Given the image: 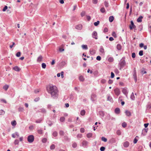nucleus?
<instances>
[{"mask_svg":"<svg viewBox=\"0 0 151 151\" xmlns=\"http://www.w3.org/2000/svg\"><path fill=\"white\" fill-rule=\"evenodd\" d=\"M47 90L48 93L51 95L53 99H56L58 96V90L57 87L52 85H50L47 87Z\"/></svg>","mask_w":151,"mask_h":151,"instance_id":"f257e3e1","label":"nucleus"},{"mask_svg":"<svg viewBox=\"0 0 151 151\" xmlns=\"http://www.w3.org/2000/svg\"><path fill=\"white\" fill-rule=\"evenodd\" d=\"M125 59V57H123L119 63V68L120 70H121L126 65Z\"/></svg>","mask_w":151,"mask_h":151,"instance_id":"f03ea898","label":"nucleus"},{"mask_svg":"<svg viewBox=\"0 0 151 151\" xmlns=\"http://www.w3.org/2000/svg\"><path fill=\"white\" fill-rule=\"evenodd\" d=\"M34 140V137L33 135H31L28 137L27 140L29 142L31 143L33 142Z\"/></svg>","mask_w":151,"mask_h":151,"instance_id":"7ed1b4c3","label":"nucleus"},{"mask_svg":"<svg viewBox=\"0 0 151 151\" xmlns=\"http://www.w3.org/2000/svg\"><path fill=\"white\" fill-rule=\"evenodd\" d=\"M114 91L115 94L118 96L120 93V89L118 88H116L114 90Z\"/></svg>","mask_w":151,"mask_h":151,"instance_id":"20e7f679","label":"nucleus"},{"mask_svg":"<svg viewBox=\"0 0 151 151\" xmlns=\"http://www.w3.org/2000/svg\"><path fill=\"white\" fill-rule=\"evenodd\" d=\"M129 27L131 30L132 29H136V26L134 25L132 21H131V24L129 25Z\"/></svg>","mask_w":151,"mask_h":151,"instance_id":"39448f33","label":"nucleus"},{"mask_svg":"<svg viewBox=\"0 0 151 151\" xmlns=\"http://www.w3.org/2000/svg\"><path fill=\"white\" fill-rule=\"evenodd\" d=\"M97 35V32L95 31H93V33H92V37L95 38L96 40L98 39Z\"/></svg>","mask_w":151,"mask_h":151,"instance_id":"423d86ee","label":"nucleus"},{"mask_svg":"<svg viewBox=\"0 0 151 151\" xmlns=\"http://www.w3.org/2000/svg\"><path fill=\"white\" fill-rule=\"evenodd\" d=\"M133 77L135 82L137 81V77L136 76V72L135 69L134 68L133 71Z\"/></svg>","mask_w":151,"mask_h":151,"instance_id":"0eeeda50","label":"nucleus"},{"mask_svg":"<svg viewBox=\"0 0 151 151\" xmlns=\"http://www.w3.org/2000/svg\"><path fill=\"white\" fill-rule=\"evenodd\" d=\"M91 99L93 101H95L96 99V96L94 93H92L91 95Z\"/></svg>","mask_w":151,"mask_h":151,"instance_id":"6e6552de","label":"nucleus"},{"mask_svg":"<svg viewBox=\"0 0 151 151\" xmlns=\"http://www.w3.org/2000/svg\"><path fill=\"white\" fill-rule=\"evenodd\" d=\"M107 100L109 101L112 102H113V99L111 96H110V94H108L107 95Z\"/></svg>","mask_w":151,"mask_h":151,"instance_id":"1a4fd4ad","label":"nucleus"},{"mask_svg":"<svg viewBox=\"0 0 151 151\" xmlns=\"http://www.w3.org/2000/svg\"><path fill=\"white\" fill-rule=\"evenodd\" d=\"M148 131V128H147V129H145V128L144 129L142 130V134H143L144 135H145L146 134H147Z\"/></svg>","mask_w":151,"mask_h":151,"instance_id":"9d476101","label":"nucleus"},{"mask_svg":"<svg viewBox=\"0 0 151 151\" xmlns=\"http://www.w3.org/2000/svg\"><path fill=\"white\" fill-rule=\"evenodd\" d=\"M122 92L127 97L128 92L126 89L123 88L122 90Z\"/></svg>","mask_w":151,"mask_h":151,"instance_id":"9b49d317","label":"nucleus"},{"mask_svg":"<svg viewBox=\"0 0 151 151\" xmlns=\"http://www.w3.org/2000/svg\"><path fill=\"white\" fill-rule=\"evenodd\" d=\"M76 28L77 29L81 30L82 28V25L81 24L78 25L76 26Z\"/></svg>","mask_w":151,"mask_h":151,"instance_id":"f8f14e48","label":"nucleus"},{"mask_svg":"<svg viewBox=\"0 0 151 151\" xmlns=\"http://www.w3.org/2000/svg\"><path fill=\"white\" fill-rule=\"evenodd\" d=\"M115 113L116 114H119L120 113V109L118 108H117L115 109Z\"/></svg>","mask_w":151,"mask_h":151,"instance_id":"ddd939ff","label":"nucleus"},{"mask_svg":"<svg viewBox=\"0 0 151 151\" xmlns=\"http://www.w3.org/2000/svg\"><path fill=\"white\" fill-rule=\"evenodd\" d=\"M129 145V143L127 141H126L124 143L123 145L124 147H128Z\"/></svg>","mask_w":151,"mask_h":151,"instance_id":"4468645a","label":"nucleus"},{"mask_svg":"<svg viewBox=\"0 0 151 151\" xmlns=\"http://www.w3.org/2000/svg\"><path fill=\"white\" fill-rule=\"evenodd\" d=\"M13 69L17 71H19L20 69L17 66H15L13 68Z\"/></svg>","mask_w":151,"mask_h":151,"instance_id":"2eb2a0df","label":"nucleus"},{"mask_svg":"<svg viewBox=\"0 0 151 151\" xmlns=\"http://www.w3.org/2000/svg\"><path fill=\"white\" fill-rule=\"evenodd\" d=\"M125 113L127 116H129L131 115V113L128 110L125 111Z\"/></svg>","mask_w":151,"mask_h":151,"instance_id":"dca6fc26","label":"nucleus"},{"mask_svg":"<svg viewBox=\"0 0 151 151\" xmlns=\"http://www.w3.org/2000/svg\"><path fill=\"white\" fill-rule=\"evenodd\" d=\"M143 18V17L142 16H140L137 19V21L138 22H141L142 21V19Z\"/></svg>","mask_w":151,"mask_h":151,"instance_id":"f3484780","label":"nucleus"},{"mask_svg":"<svg viewBox=\"0 0 151 151\" xmlns=\"http://www.w3.org/2000/svg\"><path fill=\"white\" fill-rule=\"evenodd\" d=\"M114 17L113 16H111L109 18V20L110 22H112L114 20Z\"/></svg>","mask_w":151,"mask_h":151,"instance_id":"a211bd4d","label":"nucleus"},{"mask_svg":"<svg viewBox=\"0 0 151 151\" xmlns=\"http://www.w3.org/2000/svg\"><path fill=\"white\" fill-rule=\"evenodd\" d=\"M42 59V57L40 55L37 58V62H39L41 61Z\"/></svg>","mask_w":151,"mask_h":151,"instance_id":"6ab92c4d","label":"nucleus"},{"mask_svg":"<svg viewBox=\"0 0 151 151\" xmlns=\"http://www.w3.org/2000/svg\"><path fill=\"white\" fill-rule=\"evenodd\" d=\"M46 112V110L44 108H42L38 111V112H41L42 113H45Z\"/></svg>","mask_w":151,"mask_h":151,"instance_id":"aec40b11","label":"nucleus"},{"mask_svg":"<svg viewBox=\"0 0 151 151\" xmlns=\"http://www.w3.org/2000/svg\"><path fill=\"white\" fill-rule=\"evenodd\" d=\"M130 98L133 100H134L135 99V97L134 96L133 93H132L130 96Z\"/></svg>","mask_w":151,"mask_h":151,"instance_id":"412c9836","label":"nucleus"},{"mask_svg":"<svg viewBox=\"0 0 151 151\" xmlns=\"http://www.w3.org/2000/svg\"><path fill=\"white\" fill-rule=\"evenodd\" d=\"M11 124L12 126H15L17 124L16 121L15 120H14L12 121L11 122Z\"/></svg>","mask_w":151,"mask_h":151,"instance_id":"4be33fe9","label":"nucleus"},{"mask_svg":"<svg viewBox=\"0 0 151 151\" xmlns=\"http://www.w3.org/2000/svg\"><path fill=\"white\" fill-rule=\"evenodd\" d=\"M88 142L86 141H83L82 142L83 145L84 146H86L88 144Z\"/></svg>","mask_w":151,"mask_h":151,"instance_id":"5701e85b","label":"nucleus"},{"mask_svg":"<svg viewBox=\"0 0 151 151\" xmlns=\"http://www.w3.org/2000/svg\"><path fill=\"white\" fill-rule=\"evenodd\" d=\"M86 111L85 110H83L81 111L80 114L82 116H84L85 115Z\"/></svg>","mask_w":151,"mask_h":151,"instance_id":"b1692460","label":"nucleus"},{"mask_svg":"<svg viewBox=\"0 0 151 151\" xmlns=\"http://www.w3.org/2000/svg\"><path fill=\"white\" fill-rule=\"evenodd\" d=\"M55 145L54 144H52L50 146V149L51 150H54L55 149Z\"/></svg>","mask_w":151,"mask_h":151,"instance_id":"393cba45","label":"nucleus"},{"mask_svg":"<svg viewBox=\"0 0 151 151\" xmlns=\"http://www.w3.org/2000/svg\"><path fill=\"white\" fill-rule=\"evenodd\" d=\"M82 47L83 49L87 50L88 48L87 45H82Z\"/></svg>","mask_w":151,"mask_h":151,"instance_id":"a878e982","label":"nucleus"},{"mask_svg":"<svg viewBox=\"0 0 151 151\" xmlns=\"http://www.w3.org/2000/svg\"><path fill=\"white\" fill-rule=\"evenodd\" d=\"M79 80L81 81H83L84 80V79L83 78V77L82 76H79Z\"/></svg>","mask_w":151,"mask_h":151,"instance_id":"bb28decb","label":"nucleus"},{"mask_svg":"<svg viewBox=\"0 0 151 151\" xmlns=\"http://www.w3.org/2000/svg\"><path fill=\"white\" fill-rule=\"evenodd\" d=\"M93 134L91 133H89L87 134V137L88 138H90L92 137Z\"/></svg>","mask_w":151,"mask_h":151,"instance_id":"cd10ccee","label":"nucleus"},{"mask_svg":"<svg viewBox=\"0 0 151 151\" xmlns=\"http://www.w3.org/2000/svg\"><path fill=\"white\" fill-rule=\"evenodd\" d=\"M122 48L121 46L120 45L118 44L117 45L116 48L118 50H120Z\"/></svg>","mask_w":151,"mask_h":151,"instance_id":"c85d7f7f","label":"nucleus"},{"mask_svg":"<svg viewBox=\"0 0 151 151\" xmlns=\"http://www.w3.org/2000/svg\"><path fill=\"white\" fill-rule=\"evenodd\" d=\"M65 120V118L64 117L62 116L60 117V121L61 122H64Z\"/></svg>","mask_w":151,"mask_h":151,"instance_id":"c756f323","label":"nucleus"},{"mask_svg":"<svg viewBox=\"0 0 151 151\" xmlns=\"http://www.w3.org/2000/svg\"><path fill=\"white\" fill-rule=\"evenodd\" d=\"M105 9L104 7H102L100 9V11L101 12L104 13L105 12Z\"/></svg>","mask_w":151,"mask_h":151,"instance_id":"7c9ffc66","label":"nucleus"},{"mask_svg":"<svg viewBox=\"0 0 151 151\" xmlns=\"http://www.w3.org/2000/svg\"><path fill=\"white\" fill-rule=\"evenodd\" d=\"M105 6L106 7H108L109 6V3L107 1H105L104 2Z\"/></svg>","mask_w":151,"mask_h":151,"instance_id":"2f4dec72","label":"nucleus"},{"mask_svg":"<svg viewBox=\"0 0 151 151\" xmlns=\"http://www.w3.org/2000/svg\"><path fill=\"white\" fill-rule=\"evenodd\" d=\"M8 88L9 86L7 85H5L3 87V89H4L5 91H6L8 89Z\"/></svg>","mask_w":151,"mask_h":151,"instance_id":"473e14b6","label":"nucleus"},{"mask_svg":"<svg viewBox=\"0 0 151 151\" xmlns=\"http://www.w3.org/2000/svg\"><path fill=\"white\" fill-rule=\"evenodd\" d=\"M100 52L101 53H103L104 52V50L103 47H101L100 49Z\"/></svg>","mask_w":151,"mask_h":151,"instance_id":"72a5a7b5","label":"nucleus"},{"mask_svg":"<svg viewBox=\"0 0 151 151\" xmlns=\"http://www.w3.org/2000/svg\"><path fill=\"white\" fill-rule=\"evenodd\" d=\"M127 124L125 122H124L122 124V126L124 127L125 128L127 127Z\"/></svg>","mask_w":151,"mask_h":151,"instance_id":"f704fd0d","label":"nucleus"},{"mask_svg":"<svg viewBox=\"0 0 151 151\" xmlns=\"http://www.w3.org/2000/svg\"><path fill=\"white\" fill-rule=\"evenodd\" d=\"M101 140L104 142H106L107 141V139L106 138L104 137H102L101 138Z\"/></svg>","mask_w":151,"mask_h":151,"instance_id":"c9c22d12","label":"nucleus"},{"mask_svg":"<svg viewBox=\"0 0 151 151\" xmlns=\"http://www.w3.org/2000/svg\"><path fill=\"white\" fill-rule=\"evenodd\" d=\"M38 133L40 134H42L43 133L42 130L41 129H39L37 130Z\"/></svg>","mask_w":151,"mask_h":151,"instance_id":"e433bc0d","label":"nucleus"},{"mask_svg":"<svg viewBox=\"0 0 151 151\" xmlns=\"http://www.w3.org/2000/svg\"><path fill=\"white\" fill-rule=\"evenodd\" d=\"M99 21H97L96 22L94 23V24L95 26H97L99 24Z\"/></svg>","mask_w":151,"mask_h":151,"instance_id":"4c0bfd02","label":"nucleus"},{"mask_svg":"<svg viewBox=\"0 0 151 151\" xmlns=\"http://www.w3.org/2000/svg\"><path fill=\"white\" fill-rule=\"evenodd\" d=\"M52 135H53L55 137H56L57 135H58V133L56 131H55V132H54L53 133V134H52Z\"/></svg>","mask_w":151,"mask_h":151,"instance_id":"58836bf2","label":"nucleus"},{"mask_svg":"<svg viewBox=\"0 0 151 151\" xmlns=\"http://www.w3.org/2000/svg\"><path fill=\"white\" fill-rule=\"evenodd\" d=\"M59 134L61 136H63L64 135V132L62 130L60 131L59 132Z\"/></svg>","mask_w":151,"mask_h":151,"instance_id":"ea45409f","label":"nucleus"},{"mask_svg":"<svg viewBox=\"0 0 151 151\" xmlns=\"http://www.w3.org/2000/svg\"><path fill=\"white\" fill-rule=\"evenodd\" d=\"M46 65L45 63H43L42 64V67L43 68H45L46 67Z\"/></svg>","mask_w":151,"mask_h":151,"instance_id":"a19ab883","label":"nucleus"},{"mask_svg":"<svg viewBox=\"0 0 151 151\" xmlns=\"http://www.w3.org/2000/svg\"><path fill=\"white\" fill-rule=\"evenodd\" d=\"M90 52L91 54V55H93L94 54L96 53L95 51L94 50H92L90 51Z\"/></svg>","mask_w":151,"mask_h":151,"instance_id":"79ce46f5","label":"nucleus"},{"mask_svg":"<svg viewBox=\"0 0 151 151\" xmlns=\"http://www.w3.org/2000/svg\"><path fill=\"white\" fill-rule=\"evenodd\" d=\"M24 110V108L22 107H20L18 108V111H22Z\"/></svg>","mask_w":151,"mask_h":151,"instance_id":"37998d69","label":"nucleus"},{"mask_svg":"<svg viewBox=\"0 0 151 151\" xmlns=\"http://www.w3.org/2000/svg\"><path fill=\"white\" fill-rule=\"evenodd\" d=\"M42 142L43 143H46L47 141V139L46 138H44L42 140Z\"/></svg>","mask_w":151,"mask_h":151,"instance_id":"c03bdc74","label":"nucleus"},{"mask_svg":"<svg viewBox=\"0 0 151 151\" xmlns=\"http://www.w3.org/2000/svg\"><path fill=\"white\" fill-rule=\"evenodd\" d=\"M112 36L114 37H116V33L114 32H112Z\"/></svg>","mask_w":151,"mask_h":151,"instance_id":"a18cd8bd","label":"nucleus"},{"mask_svg":"<svg viewBox=\"0 0 151 151\" xmlns=\"http://www.w3.org/2000/svg\"><path fill=\"white\" fill-rule=\"evenodd\" d=\"M114 60V59L113 58L110 57L108 59V61L110 62H112Z\"/></svg>","mask_w":151,"mask_h":151,"instance_id":"49530a36","label":"nucleus"},{"mask_svg":"<svg viewBox=\"0 0 151 151\" xmlns=\"http://www.w3.org/2000/svg\"><path fill=\"white\" fill-rule=\"evenodd\" d=\"M19 143V141L18 139H16L14 142V143L15 145H18Z\"/></svg>","mask_w":151,"mask_h":151,"instance_id":"de8ad7c7","label":"nucleus"},{"mask_svg":"<svg viewBox=\"0 0 151 151\" xmlns=\"http://www.w3.org/2000/svg\"><path fill=\"white\" fill-rule=\"evenodd\" d=\"M139 55L140 56H142L143 55V50H140L139 51Z\"/></svg>","mask_w":151,"mask_h":151,"instance_id":"09e8293b","label":"nucleus"},{"mask_svg":"<svg viewBox=\"0 0 151 151\" xmlns=\"http://www.w3.org/2000/svg\"><path fill=\"white\" fill-rule=\"evenodd\" d=\"M105 149V147H101L100 148V150L101 151H104Z\"/></svg>","mask_w":151,"mask_h":151,"instance_id":"8fccbe9b","label":"nucleus"},{"mask_svg":"<svg viewBox=\"0 0 151 151\" xmlns=\"http://www.w3.org/2000/svg\"><path fill=\"white\" fill-rule=\"evenodd\" d=\"M5 112L3 110H0V115H2L4 114Z\"/></svg>","mask_w":151,"mask_h":151,"instance_id":"3c124183","label":"nucleus"},{"mask_svg":"<svg viewBox=\"0 0 151 151\" xmlns=\"http://www.w3.org/2000/svg\"><path fill=\"white\" fill-rule=\"evenodd\" d=\"M85 14V12L84 11L82 12L81 14V15L82 17L84 16Z\"/></svg>","mask_w":151,"mask_h":151,"instance_id":"603ef678","label":"nucleus"},{"mask_svg":"<svg viewBox=\"0 0 151 151\" xmlns=\"http://www.w3.org/2000/svg\"><path fill=\"white\" fill-rule=\"evenodd\" d=\"M106 81L104 79H102L101 81V83H106Z\"/></svg>","mask_w":151,"mask_h":151,"instance_id":"864d4df0","label":"nucleus"},{"mask_svg":"<svg viewBox=\"0 0 151 151\" xmlns=\"http://www.w3.org/2000/svg\"><path fill=\"white\" fill-rule=\"evenodd\" d=\"M116 134L117 135H119L121 134V132L120 130H118L116 131Z\"/></svg>","mask_w":151,"mask_h":151,"instance_id":"5fc2aeb1","label":"nucleus"},{"mask_svg":"<svg viewBox=\"0 0 151 151\" xmlns=\"http://www.w3.org/2000/svg\"><path fill=\"white\" fill-rule=\"evenodd\" d=\"M108 29L107 28L105 27L104 28L103 32H107L108 31Z\"/></svg>","mask_w":151,"mask_h":151,"instance_id":"6e6d98bb","label":"nucleus"},{"mask_svg":"<svg viewBox=\"0 0 151 151\" xmlns=\"http://www.w3.org/2000/svg\"><path fill=\"white\" fill-rule=\"evenodd\" d=\"M96 59L97 60L100 61L101 60V57L99 56H98L97 57Z\"/></svg>","mask_w":151,"mask_h":151,"instance_id":"4d7b16f0","label":"nucleus"},{"mask_svg":"<svg viewBox=\"0 0 151 151\" xmlns=\"http://www.w3.org/2000/svg\"><path fill=\"white\" fill-rule=\"evenodd\" d=\"M8 7L6 6H5L3 9L2 11L4 12L7 9Z\"/></svg>","mask_w":151,"mask_h":151,"instance_id":"13d9d810","label":"nucleus"},{"mask_svg":"<svg viewBox=\"0 0 151 151\" xmlns=\"http://www.w3.org/2000/svg\"><path fill=\"white\" fill-rule=\"evenodd\" d=\"M21 55V52H18L16 54V55L17 57H19Z\"/></svg>","mask_w":151,"mask_h":151,"instance_id":"bf43d9fd","label":"nucleus"},{"mask_svg":"<svg viewBox=\"0 0 151 151\" xmlns=\"http://www.w3.org/2000/svg\"><path fill=\"white\" fill-rule=\"evenodd\" d=\"M92 2L93 4H96L98 2V0H93Z\"/></svg>","mask_w":151,"mask_h":151,"instance_id":"052dcab7","label":"nucleus"},{"mask_svg":"<svg viewBox=\"0 0 151 151\" xmlns=\"http://www.w3.org/2000/svg\"><path fill=\"white\" fill-rule=\"evenodd\" d=\"M77 146V144L76 143H74L73 144H72V147H73V148H75Z\"/></svg>","mask_w":151,"mask_h":151,"instance_id":"680f3d73","label":"nucleus"},{"mask_svg":"<svg viewBox=\"0 0 151 151\" xmlns=\"http://www.w3.org/2000/svg\"><path fill=\"white\" fill-rule=\"evenodd\" d=\"M85 129H84L83 128H82L80 129V132L81 133H83L84 132Z\"/></svg>","mask_w":151,"mask_h":151,"instance_id":"e2e57ef3","label":"nucleus"},{"mask_svg":"<svg viewBox=\"0 0 151 151\" xmlns=\"http://www.w3.org/2000/svg\"><path fill=\"white\" fill-rule=\"evenodd\" d=\"M113 80H111V79H109L108 81V83L109 84H111L113 83Z\"/></svg>","mask_w":151,"mask_h":151,"instance_id":"0e129e2a","label":"nucleus"},{"mask_svg":"<svg viewBox=\"0 0 151 151\" xmlns=\"http://www.w3.org/2000/svg\"><path fill=\"white\" fill-rule=\"evenodd\" d=\"M147 109H151V104H149L147 105Z\"/></svg>","mask_w":151,"mask_h":151,"instance_id":"69168bd1","label":"nucleus"},{"mask_svg":"<svg viewBox=\"0 0 151 151\" xmlns=\"http://www.w3.org/2000/svg\"><path fill=\"white\" fill-rule=\"evenodd\" d=\"M114 76V74L113 72L111 73V78H113Z\"/></svg>","mask_w":151,"mask_h":151,"instance_id":"338daca9","label":"nucleus"},{"mask_svg":"<svg viewBox=\"0 0 151 151\" xmlns=\"http://www.w3.org/2000/svg\"><path fill=\"white\" fill-rule=\"evenodd\" d=\"M41 121L42 120L40 119H37L36 121L35 122L36 123H40L41 122Z\"/></svg>","mask_w":151,"mask_h":151,"instance_id":"774afa93","label":"nucleus"}]
</instances>
